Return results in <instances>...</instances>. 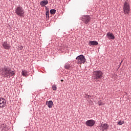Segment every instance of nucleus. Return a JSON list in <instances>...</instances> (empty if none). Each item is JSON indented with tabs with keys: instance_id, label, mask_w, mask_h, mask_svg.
Segmentation results:
<instances>
[{
	"instance_id": "5701e85b",
	"label": "nucleus",
	"mask_w": 131,
	"mask_h": 131,
	"mask_svg": "<svg viewBox=\"0 0 131 131\" xmlns=\"http://www.w3.org/2000/svg\"><path fill=\"white\" fill-rule=\"evenodd\" d=\"M18 49L22 51V50H23V46L19 45V46H18Z\"/></svg>"
},
{
	"instance_id": "f8f14e48",
	"label": "nucleus",
	"mask_w": 131,
	"mask_h": 131,
	"mask_svg": "<svg viewBox=\"0 0 131 131\" xmlns=\"http://www.w3.org/2000/svg\"><path fill=\"white\" fill-rule=\"evenodd\" d=\"M46 104L48 106V108H53V106L54 105V102H53L52 100L46 101Z\"/></svg>"
},
{
	"instance_id": "6ab92c4d",
	"label": "nucleus",
	"mask_w": 131,
	"mask_h": 131,
	"mask_svg": "<svg viewBox=\"0 0 131 131\" xmlns=\"http://www.w3.org/2000/svg\"><path fill=\"white\" fill-rule=\"evenodd\" d=\"M56 10L55 9H51L50 10V14L51 15H55L56 14Z\"/></svg>"
},
{
	"instance_id": "dca6fc26",
	"label": "nucleus",
	"mask_w": 131,
	"mask_h": 131,
	"mask_svg": "<svg viewBox=\"0 0 131 131\" xmlns=\"http://www.w3.org/2000/svg\"><path fill=\"white\" fill-rule=\"evenodd\" d=\"M64 68L65 69H67V70H69L70 68H71V65H70L68 62H67L64 64Z\"/></svg>"
},
{
	"instance_id": "2eb2a0df",
	"label": "nucleus",
	"mask_w": 131,
	"mask_h": 131,
	"mask_svg": "<svg viewBox=\"0 0 131 131\" xmlns=\"http://www.w3.org/2000/svg\"><path fill=\"white\" fill-rule=\"evenodd\" d=\"M89 45L90 47H92V46H98L99 43L97 41H90Z\"/></svg>"
},
{
	"instance_id": "20e7f679",
	"label": "nucleus",
	"mask_w": 131,
	"mask_h": 131,
	"mask_svg": "<svg viewBox=\"0 0 131 131\" xmlns=\"http://www.w3.org/2000/svg\"><path fill=\"white\" fill-rule=\"evenodd\" d=\"M123 9L124 14L129 15V12H130V6L127 2H124Z\"/></svg>"
},
{
	"instance_id": "a878e982",
	"label": "nucleus",
	"mask_w": 131,
	"mask_h": 131,
	"mask_svg": "<svg viewBox=\"0 0 131 131\" xmlns=\"http://www.w3.org/2000/svg\"><path fill=\"white\" fill-rule=\"evenodd\" d=\"M123 62V61H121V63Z\"/></svg>"
},
{
	"instance_id": "9d476101",
	"label": "nucleus",
	"mask_w": 131,
	"mask_h": 131,
	"mask_svg": "<svg viewBox=\"0 0 131 131\" xmlns=\"http://www.w3.org/2000/svg\"><path fill=\"white\" fill-rule=\"evenodd\" d=\"M2 47H3L4 49L5 50H9V49H11V45L10 43H8V41L3 42Z\"/></svg>"
},
{
	"instance_id": "4be33fe9",
	"label": "nucleus",
	"mask_w": 131,
	"mask_h": 131,
	"mask_svg": "<svg viewBox=\"0 0 131 131\" xmlns=\"http://www.w3.org/2000/svg\"><path fill=\"white\" fill-rule=\"evenodd\" d=\"M124 121H119L118 122V124H119V125H122V124H124Z\"/></svg>"
},
{
	"instance_id": "a211bd4d",
	"label": "nucleus",
	"mask_w": 131,
	"mask_h": 131,
	"mask_svg": "<svg viewBox=\"0 0 131 131\" xmlns=\"http://www.w3.org/2000/svg\"><path fill=\"white\" fill-rule=\"evenodd\" d=\"M98 104L99 106H104L105 105V103L103 102V100H99L98 101Z\"/></svg>"
},
{
	"instance_id": "f3484780",
	"label": "nucleus",
	"mask_w": 131,
	"mask_h": 131,
	"mask_svg": "<svg viewBox=\"0 0 131 131\" xmlns=\"http://www.w3.org/2000/svg\"><path fill=\"white\" fill-rule=\"evenodd\" d=\"M27 73H28V72H27V71L26 70H23L21 71V74L23 76H26V75H27Z\"/></svg>"
},
{
	"instance_id": "aec40b11",
	"label": "nucleus",
	"mask_w": 131,
	"mask_h": 131,
	"mask_svg": "<svg viewBox=\"0 0 131 131\" xmlns=\"http://www.w3.org/2000/svg\"><path fill=\"white\" fill-rule=\"evenodd\" d=\"M46 15L47 18H50V11L48 10V11H46Z\"/></svg>"
},
{
	"instance_id": "9b49d317",
	"label": "nucleus",
	"mask_w": 131,
	"mask_h": 131,
	"mask_svg": "<svg viewBox=\"0 0 131 131\" xmlns=\"http://www.w3.org/2000/svg\"><path fill=\"white\" fill-rule=\"evenodd\" d=\"M106 37L108 38V39H115V36L113 34V33H111V32H108L106 34Z\"/></svg>"
},
{
	"instance_id": "393cba45",
	"label": "nucleus",
	"mask_w": 131,
	"mask_h": 131,
	"mask_svg": "<svg viewBox=\"0 0 131 131\" xmlns=\"http://www.w3.org/2000/svg\"><path fill=\"white\" fill-rule=\"evenodd\" d=\"M64 81V80H63V79L60 80V81Z\"/></svg>"
},
{
	"instance_id": "6e6552de",
	"label": "nucleus",
	"mask_w": 131,
	"mask_h": 131,
	"mask_svg": "<svg viewBox=\"0 0 131 131\" xmlns=\"http://www.w3.org/2000/svg\"><path fill=\"white\" fill-rule=\"evenodd\" d=\"M109 128V125L107 123L101 124L100 126H99V129L102 131L107 130Z\"/></svg>"
},
{
	"instance_id": "0eeeda50",
	"label": "nucleus",
	"mask_w": 131,
	"mask_h": 131,
	"mask_svg": "<svg viewBox=\"0 0 131 131\" xmlns=\"http://www.w3.org/2000/svg\"><path fill=\"white\" fill-rule=\"evenodd\" d=\"M95 123L96 121H95V120L93 119L88 120L85 122V125H86V126H90V127L94 126Z\"/></svg>"
},
{
	"instance_id": "b1692460",
	"label": "nucleus",
	"mask_w": 131,
	"mask_h": 131,
	"mask_svg": "<svg viewBox=\"0 0 131 131\" xmlns=\"http://www.w3.org/2000/svg\"><path fill=\"white\" fill-rule=\"evenodd\" d=\"M91 97L92 96H91V95H88L86 98L87 99H90V98H91Z\"/></svg>"
},
{
	"instance_id": "f257e3e1",
	"label": "nucleus",
	"mask_w": 131,
	"mask_h": 131,
	"mask_svg": "<svg viewBox=\"0 0 131 131\" xmlns=\"http://www.w3.org/2000/svg\"><path fill=\"white\" fill-rule=\"evenodd\" d=\"M0 73L3 77H12L15 76L16 73L12 70V69L9 66H4L0 68Z\"/></svg>"
},
{
	"instance_id": "7ed1b4c3",
	"label": "nucleus",
	"mask_w": 131,
	"mask_h": 131,
	"mask_svg": "<svg viewBox=\"0 0 131 131\" xmlns=\"http://www.w3.org/2000/svg\"><path fill=\"white\" fill-rule=\"evenodd\" d=\"M15 14L19 17H23L24 16V14H25V11L23 10V8L20 6H17L15 8Z\"/></svg>"
},
{
	"instance_id": "423d86ee",
	"label": "nucleus",
	"mask_w": 131,
	"mask_h": 131,
	"mask_svg": "<svg viewBox=\"0 0 131 131\" xmlns=\"http://www.w3.org/2000/svg\"><path fill=\"white\" fill-rule=\"evenodd\" d=\"M76 59L78 60L79 64H84L85 61H86V59H85V57L82 54L78 56Z\"/></svg>"
},
{
	"instance_id": "4468645a",
	"label": "nucleus",
	"mask_w": 131,
	"mask_h": 131,
	"mask_svg": "<svg viewBox=\"0 0 131 131\" xmlns=\"http://www.w3.org/2000/svg\"><path fill=\"white\" fill-rule=\"evenodd\" d=\"M48 4H49V1H48V0H43L40 3L41 7H46Z\"/></svg>"
},
{
	"instance_id": "39448f33",
	"label": "nucleus",
	"mask_w": 131,
	"mask_h": 131,
	"mask_svg": "<svg viewBox=\"0 0 131 131\" xmlns=\"http://www.w3.org/2000/svg\"><path fill=\"white\" fill-rule=\"evenodd\" d=\"M83 23L86 25H90V22H91V16L90 15H83L81 17Z\"/></svg>"
},
{
	"instance_id": "f03ea898",
	"label": "nucleus",
	"mask_w": 131,
	"mask_h": 131,
	"mask_svg": "<svg viewBox=\"0 0 131 131\" xmlns=\"http://www.w3.org/2000/svg\"><path fill=\"white\" fill-rule=\"evenodd\" d=\"M103 77V72L100 70L94 71L92 74V78L94 80H99Z\"/></svg>"
},
{
	"instance_id": "412c9836",
	"label": "nucleus",
	"mask_w": 131,
	"mask_h": 131,
	"mask_svg": "<svg viewBox=\"0 0 131 131\" xmlns=\"http://www.w3.org/2000/svg\"><path fill=\"white\" fill-rule=\"evenodd\" d=\"M52 90L53 91H57V85L56 84H53L52 85Z\"/></svg>"
},
{
	"instance_id": "1a4fd4ad",
	"label": "nucleus",
	"mask_w": 131,
	"mask_h": 131,
	"mask_svg": "<svg viewBox=\"0 0 131 131\" xmlns=\"http://www.w3.org/2000/svg\"><path fill=\"white\" fill-rule=\"evenodd\" d=\"M7 101L3 98H0V108H4L7 106Z\"/></svg>"
},
{
	"instance_id": "ddd939ff",
	"label": "nucleus",
	"mask_w": 131,
	"mask_h": 131,
	"mask_svg": "<svg viewBox=\"0 0 131 131\" xmlns=\"http://www.w3.org/2000/svg\"><path fill=\"white\" fill-rule=\"evenodd\" d=\"M0 131H7V125H6V124L0 125Z\"/></svg>"
}]
</instances>
